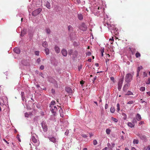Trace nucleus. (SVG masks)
Listing matches in <instances>:
<instances>
[{
  "mask_svg": "<svg viewBox=\"0 0 150 150\" xmlns=\"http://www.w3.org/2000/svg\"><path fill=\"white\" fill-rule=\"evenodd\" d=\"M110 80L113 81H114V78L113 77H111L110 78Z\"/></svg>",
  "mask_w": 150,
  "mask_h": 150,
  "instance_id": "13d9d810",
  "label": "nucleus"
},
{
  "mask_svg": "<svg viewBox=\"0 0 150 150\" xmlns=\"http://www.w3.org/2000/svg\"><path fill=\"white\" fill-rule=\"evenodd\" d=\"M52 93H55V92L54 90L53 89H52Z\"/></svg>",
  "mask_w": 150,
  "mask_h": 150,
  "instance_id": "0e129e2a",
  "label": "nucleus"
},
{
  "mask_svg": "<svg viewBox=\"0 0 150 150\" xmlns=\"http://www.w3.org/2000/svg\"><path fill=\"white\" fill-rule=\"evenodd\" d=\"M144 124V122L143 121H141V122H139L138 125L139 126H140L141 125Z\"/></svg>",
  "mask_w": 150,
  "mask_h": 150,
  "instance_id": "4c0bfd02",
  "label": "nucleus"
},
{
  "mask_svg": "<svg viewBox=\"0 0 150 150\" xmlns=\"http://www.w3.org/2000/svg\"><path fill=\"white\" fill-rule=\"evenodd\" d=\"M45 31L47 34H50L51 33V30H50L49 28H46L45 29Z\"/></svg>",
  "mask_w": 150,
  "mask_h": 150,
  "instance_id": "5701e85b",
  "label": "nucleus"
},
{
  "mask_svg": "<svg viewBox=\"0 0 150 150\" xmlns=\"http://www.w3.org/2000/svg\"><path fill=\"white\" fill-rule=\"evenodd\" d=\"M110 112L112 113H113L115 112V109L114 107H111L110 108Z\"/></svg>",
  "mask_w": 150,
  "mask_h": 150,
  "instance_id": "393cba45",
  "label": "nucleus"
},
{
  "mask_svg": "<svg viewBox=\"0 0 150 150\" xmlns=\"http://www.w3.org/2000/svg\"><path fill=\"white\" fill-rule=\"evenodd\" d=\"M131 104V101H129L126 104V106H127L128 107H130V109Z\"/></svg>",
  "mask_w": 150,
  "mask_h": 150,
  "instance_id": "a878e982",
  "label": "nucleus"
},
{
  "mask_svg": "<svg viewBox=\"0 0 150 150\" xmlns=\"http://www.w3.org/2000/svg\"><path fill=\"white\" fill-rule=\"evenodd\" d=\"M84 82L82 81H80V83L81 84L82 86H83V84Z\"/></svg>",
  "mask_w": 150,
  "mask_h": 150,
  "instance_id": "69168bd1",
  "label": "nucleus"
},
{
  "mask_svg": "<svg viewBox=\"0 0 150 150\" xmlns=\"http://www.w3.org/2000/svg\"><path fill=\"white\" fill-rule=\"evenodd\" d=\"M68 30L69 31L72 30L73 29V28L71 25H69L68 26Z\"/></svg>",
  "mask_w": 150,
  "mask_h": 150,
  "instance_id": "c756f323",
  "label": "nucleus"
},
{
  "mask_svg": "<svg viewBox=\"0 0 150 150\" xmlns=\"http://www.w3.org/2000/svg\"><path fill=\"white\" fill-rule=\"evenodd\" d=\"M42 9L41 8H39L34 11L32 13V14L33 16H36L39 14L42 11Z\"/></svg>",
  "mask_w": 150,
  "mask_h": 150,
  "instance_id": "f03ea898",
  "label": "nucleus"
},
{
  "mask_svg": "<svg viewBox=\"0 0 150 150\" xmlns=\"http://www.w3.org/2000/svg\"><path fill=\"white\" fill-rule=\"evenodd\" d=\"M135 56L137 58H139L141 56V54L137 52L136 53Z\"/></svg>",
  "mask_w": 150,
  "mask_h": 150,
  "instance_id": "cd10ccee",
  "label": "nucleus"
},
{
  "mask_svg": "<svg viewBox=\"0 0 150 150\" xmlns=\"http://www.w3.org/2000/svg\"><path fill=\"white\" fill-rule=\"evenodd\" d=\"M87 28V27L84 23H82L80 27V29L83 31H85Z\"/></svg>",
  "mask_w": 150,
  "mask_h": 150,
  "instance_id": "423d86ee",
  "label": "nucleus"
},
{
  "mask_svg": "<svg viewBox=\"0 0 150 150\" xmlns=\"http://www.w3.org/2000/svg\"><path fill=\"white\" fill-rule=\"evenodd\" d=\"M140 90L142 91H144L145 90V88L144 87H142L140 88Z\"/></svg>",
  "mask_w": 150,
  "mask_h": 150,
  "instance_id": "58836bf2",
  "label": "nucleus"
},
{
  "mask_svg": "<svg viewBox=\"0 0 150 150\" xmlns=\"http://www.w3.org/2000/svg\"><path fill=\"white\" fill-rule=\"evenodd\" d=\"M50 141L53 143H56L57 142V139L54 137H52L49 138Z\"/></svg>",
  "mask_w": 150,
  "mask_h": 150,
  "instance_id": "2eb2a0df",
  "label": "nucleus"
},
{
  "mask_svg": "<svg viewBox=\"0 0 150 150\" xmlns=\"http://www.w3.org/2000/svg\"><path fill=\"white\" fill-rule=\"evenodd\" d=\"M3 140L4 141V142H5L7 144H9V142H8L5 139H3Z\"/></svg>",
  "mask_w": 150,
  "mask_h": 150,
  "instance_id": "5fc2aeb1",
  "label": "nucleus"
},
{
  "mask_svg": "<svg viewBox=\"0 0 150 150\" xmlns=\"http://www.w3.org/2000/svg\"><path fill=\"white\" fill-rule=\"evenodd\" d=\"M147 93L149 96H150V91L147 92Z\"/></svg>",
  "mask_w": 150,
  "mask_h": 150,
  "instance_id": "774afa93",
  "label": "nucleus"
},
{
  "mask_svg": "<svg viewBox=\"0 0 150 150\" xmlns=\"http://www.w3.org/2000/svg\"><path fill=\"white\" fill-rule=\"evenodd\" d=\"M58 107H59L60 108V109L59 110V112L60 114V116L63 118L64 117V112H63V110L61 108V107H60V106H58Z\"/></svg>",
  "mask_w": 150,
  "mask_h": 150,
  "instance_id": "9d476101",
  "label": "nucleus"
},
{
  "mask_svg": "<svg viewBox=\"0 0 150 150\" xmlns=\"http://www.w3.org/2000/svg\"><path fill=\"white\" fill-rule=\"evenodd\" d=\"M127 125L129 127H131V123L128 122L127 124Z\"/></svg>",
  "mask_w": 150,
  "mask_h": 150,
  "instance_id": "4d7b16f0",
  "label": "nucleus"
},
{
  "mask_svg": "<svg viewBox=\"0 0 150 150\" xmlns=\"http://www.w3.org/2000/svg\"><path fill=\"white\" fill-rule=\"evenodd\" d=\"M131 94V92L130 91H128V92L126 94V95H129Z\"/></svg>",
  "mask_w": 150,
  "mask_h": 150,
  "instance_id": "c03bdc74",
  "label": "nucleus"
},
{
  "mask_svg": "<svg viewBox=\"0 0 150 150\" xmlns=\"http://www.w3.org/2000/svg\"><path fill=\"white\" fill-rule=\"evenodd\" d=\"M25 116L26 117H28L29 115L28 113L26 112L25 113Z\"/></svg>",
  "mask_w": 150,
  "mask_h": 150,
  "instance_id": "ea45409f",
  "label": "nucleus"
},
{
  "mask_svg": "<svg viewBox=\"0 0 150 150\" xmlns=\"http://www.w3.org/2000/svg\"><path fill=\"white\" fill-rule=\"evenodd\" d=\"M117 111L118 112L120 111V105L119 103H117Z\"/></svg>",
  "mask_w": 150,
  "mask_h": 150,
  "instance_id": "473e14b6",
  "label": "nucleus"
},
{
  "mask_svg": "<svg viewBox=\"0 0 150 150\" xmlns=\"http://www.w3.org/2000/svg\"><path fill=\"white\" fill-rule=\"evenodd\" d=\"M143 75L144 77H146L147 76V74L145 72H144Z\"/></svg>",
  "mask_w": 150,
  "mask_h": 150,
  "instance_id": "864d4df0",
  "label": "nucleus"
},
{
  "mask_svg": "<svg viewBox=\"0 0 150 150\" xmlns=\"http://www.w3.org/2000/svg\"><path fill=\"white\" fill-rule=\"evenodd\" d=\"M41 60L40 59V58H38L36 61V62L38 63H39L40 62Z\"/></svg>",
  "mask_w": 150,
  "mask_h": 150,
  "instance_id": "79ce46f5",
  "label": "nucleus"
},
{
  "mask_svg": "<svg viewBox=\"0 0 150 150\" xmlns=\"http://www.w3.org/2000/svg\"><path fill=\"white\" fill-rule=\"evenodd\" d=\"M136 117L137 120L138 121H140L142 119V117L141 115L138 113H137V114L136 116Z\"/></svg>",
  "mask_w": 150,
  "mask_h": 150,
  "instance_id": "f8f14e48",
  "label": "nucleus"
},
{
  "mask_svg": "<svg viewBox=\"0 0 150 150\" xmlns=\"http://www.w3.org/2000/svg\"><path fill=\"white\" fill-rule=\"evenodd\" d=\"M91 52H88L86 53V55L88 56H90L91 55Z\"/></svg>",
  "mask_w": 150,
  "mask_h": 150,
  "instance_id": "09e8293b",
  "label": "nucleus"
},
{
  "mask_svg": "<svg viewBox=\"0 0 150 150\" xmlns=\"http://www.w3.org/2000/svg\"><path fill=\"white\" fill-rule=\"evenodd\" d=\"M62 54L64 56L66 57L67 54V50L65 49H62L61 51Z\"/></svg>",
  "mask_w": 150,
  "mask_h": 150,
  "instance_id": "6e6552de",
  "label": "nucleus"
},
{
  "mask_svg": "<svg viewBox=\"0 0 150 150\" xmlns=\"http://www.w3.org/2000/svg\"><path fill=\"white\" fill-rule=\"evenodd\" d=\"M42 126L43 131L45 132H47V128L45 123L44 122H42Z\"/></svg>",
  "mask_w": 150,
  "mask_h": 150,
  "instance_id": "0eeeda50",
  "label": "nucleus"
},
{
  "mask_svg": "<svg viewBox=\"0 0 150 150\" xmlns=\"http://www.w3.org/2000/svg\"><path fill=\"white\" fill-rule=\"evenodd\" d=\"M133 123H132V127H134V123H137V120L135 119H133L132 122Z\"/></svg>",
  "mask_w": 150,
  "mask_h": 150,
  "instance_id": "412c9836",
  "label": "nucleus"
},
{
  "mask_svg": "<svg viewBox=\"0 0 150 150\" xmlns=\"http://www.w3.org/2000/svg\"><path fill=\"white\" fill-rule=\"evenodd\" d=\"M111 147H112V148L114 147L115 146V144L114 143H112L111 144Z\"/></svg>",
  "mask_w": 150,
  "mask_h": 150,
  "instance_id": "3c124183",
  "label": "nucleus"
},
{
  "mask_svg": "<svg viewBox=\"0 0 150 150\" xmlns=\"http://www.w3.org/2000/svg\"><path fill=\"white\" fill-rule=\"evenodd\" d=\"M131 74H127L125 76V81L127 83L131 81Z\"/></svg>",
  "mask_w": 150,
  "mask_h": 150,
  "instance_id": "20e7f679",
  "label": "nucleus"
},
{
  "mask_svg": "<svg viewBox=\"0 0 150 150\" xmlns=\"http://www.w3.org/2000/svg\"><path fill=\"white\" fill-rule=\"evenodd\" d=\"M25 34V29H23L22 31L21 32V33L20 34V35L21 36H23Z\"/></svg>",
  "mask_w": 150,
  "mask_h": 150,
  "instance_id": "b1692460",
  "label": "nucleus"
},
{
  "mask_svg": "<svg viewBox=\"0 0 150 150\" xmlns=\"http://www.w3.org/2000/svg\"><path fill=\"white\" fill-rule=\"evenodd\" d=\"M50 110L52 112L54 115H55L57 110V107L55 106H53L52 107H50Z\"/></svg>",
  "mask_w": 150,
  "mask_h": 150,
  "instance_id": "7ed1b4c3",
  "label": "nucleus"
},
{
  "mask_svg": "<svg viewBox=\"0 0 150 150\" xmlns=\"http://www.w3.org/2000/svg\"><path fill=\"white\" fill-rule=\"evenodd\" d=\"M45 51L46 55H47L49 54L50 51L49 50L48 48H45Z\"/></svg>",
  "mask_w": 150,
  "mask_h": 150,
  "instance_id": "a211bd4d",
  "label": "nucleus"
},
{
  "mask_svg": "<svg viewBox=\"0 0 150 150\" xmlns=\"http://www.w3.org/2000/svg\"><path fill=\"white\" fill-rule=\"evenodd\" d=\"M14 52L17 54H19L20 52V50L18 48H16L14 49Z\"/></svg>",
  "mask_w": 150,
  "mask_h": 150,
  "instance_id": "4468645a",
  "label": "nucleus"
},
{
  "mask_svg": "<svg viewBox=\"0 0 150 150\" xmlns=\"http://www.w3.org/2000/svg\"><path fill=\"white\" fill-rule=\"evenodd\" d=\"M31 140L34 143H36L37 142V139L35 138L34 136H33L31 138Z\"/></svg>",
  "mask_w": 150,
  "mask_h": 150,
  "instance_id": "dca6fc26",
  "label": "nucleus"
},
{
  "mask_svg": "<svg viewBox=\"0 0 150 150\" xmlns=\"http://www.w3.org/2000/svg\"><path fill=\"white\" fill-rule=\"evenodd\" d=\"M108 149V148L107 147H106L104 148L102 150H107Z\"/></svg>",
  "mask_w": 150,
  "mask_h": 150,
  "instance_id": "338daca9",
  "label": "nucleus"
},
{
  "mask_svg": "<svg viewBox=\"0 0 150 150\" xmlns=\"http://www.w3.org/2000/svg\"><path fill=\"white\" fill-rule=\"evenodd\" d=\"M65 91L69 93H72V89H71V88L69 87H67L66 88Z\"/></svg>",
  "mask_w": 150,
  "mask_h": 150,
  "instance_id": "9b49d317",
  "label": "nucleus"
},
{
  "mask_svg": "<svg viewBox=\"0 0 150 150\" xmlns=\"http://www.w3.org/2000/svg\"><path fill=\"white\" fill-rule=\"evenodd\" d=\"M35 55L38 56L39 54V52L38 51H36L35 52Z\"/></svg>",
  "mask_w": 150,
  "mask_h": 150,
  "instance_id": "c9c22d12",
  "label": "nucleus"
},
{
  "mask_svg": "<svg viewBox=\"0 0 150 150\" xmlns=\"http://www.w3.org/2000/svg\"><path fill=\"white\" fill-rule=\"evenodd\" d=\"M69 133V131L66 130V132L65 133V135H67Z\"/></svg>",
  "mask_w": 150,
  "mask_h": 150,
  "instance_id": "6e6d98bb",
  "label": "nucleus"
},
{
  "mask_svg": "<svg viewBox=\"0 0 150 150\" xmlns=\"http://www.w3.org/2000/svg\"><path fill=\"white\" fill-rule=\"evenodd\" d=\"M106 132L107 134H109L110 133V130L109 129H106Z\"/></svg>",
  "mask_w": 150,
  "mask_h": 150,
  "instance_id": "2f4dec72",
  "label": "nucleus"
},
{
  "mask_svg": "<svg viewBox=\"0 0 150 150\" xmlns=\"http://www.w3.org/2000/svg\"><path fill=\"white\" fill-rule=\"evenodd\" d=\"M54 50L55 52L57 53H58L60 52V49L59 47L57 45H55L54 47Z\"/></svg>",
  "mask_w": 150,
  "mask_h": 150,
  "instance_id": "ddd939ff",
  "label": "nucleus"
},
{
  "mask_svg": "<svg viewBox=\"0 0 150 150\" xmlns=\"http://www.w3.org/2000/svg\"><path fill=\"white\" fill-rule=\"evenodd\" d=\"M97 142L96 140L94 139L93 141V144L94 145H96L97 144Z\"/></svg>",
  "mask_w": 150,
  "mask_h": 150,
  "instance_id": "f704fd0d",
  "label": "nucleus"
},
{
  "mask_svg": "<svg viewBox=\"0 0 150 150\" xmlns=\"http://www.w3.org/2000/svg\"><path fill=\"white\" fill-rule=\"evenodd\" d=\"M123 80L122 79H120L119 81L118 84V89L119 90H120L122 86Z\"/></svg>",
  "mask_w": 150,
  "mask_h": 150,
  "instance_id": "39448f33",
  "label": "nucleus"
},
{
  "mask_svg": "<svg viewBox=\"0 0 150 150\" xmlns=\"http://www.w3.org/2000/svg\"><path fill=\"white\" fill-rule=\"evenodd\" d=\"M45 6L47 8L50 9V4L48 2H47L45 3Z\"/></svg>",
  "mask_w": 150,
  "mask_h": 150,
  "instance_id": "6ab92c4d",
  "label": "nucleus"
},
{
  "mask_svg": "<svg viewBox=\"0 0 150 150\" xmlns=\"http://www.w3.org/2000/svg\"><path fill=\"white\" fill-rule=\"evenodd\" d=\"M111 119L113 121H114L115 122H117L118 121L117 120V119L114 118L113 117H111Z\"/></svg>",
  "mask_w": 150,
  "mask_h": 150,
  "instance_id": "72a5a7b5",
  "label": "nucleus"
},
{
  "mask_svg": "<svg viewBox=\"0 0 150 150\" xmlns=\"http://www.w3.org/2000/svg\"><path fill=\"white\" fill-rule=\"evenodd\" d=\"M39 75L42 77L43 78H44L43 76V74L42 72H40L39 74Z\"/></svg>",
  "mask_w": 150,
  "mask_h": 150,
  "instance_id": "49530a36",
  "label": "nucleus"
},
{
  "mask_svg": "<svg viewBox=\"0 0 150 150\" xmlns=\"http://www.w3.org/2000/svg\"><path fill=\"white\" fill-rule=\"evenodd\" d=\"M139 140L137 139H134L133 141V143L134 144H137L138 143Z\"/></svg>",
  "mask_w": 150,
  "mask_h": 150,
  "instance_id": "7c9ffc66",
  "label": "nucleus"
},
{
  "mask_svg": "<svg viewBox=\"0 0 150 150\" xmlns=\"http://www.w3.org/2000/svg\"><path fill=\"white\" fill-rule=\"evenodd\" d=\"M17 139H18V141L20 142H21V139L20 138V137H19V135H17Z\"/></svg>",
  "mask_w": 150,
  "mask_h": 150,
  "instance_id": "a18cd8bd",
  "label": "nucleus"
},
{
  "mask_svg": "<svg viewBox=\"0 0 150 150\" xmlns=\"http://www.w3.org/2000/svg\"><path fill=\"white\" fill-rule=\"evenodd\" d=\"M81 136L84 138H86L88 137V136L87 135L84 134H82L81 135Z\"/></svg>",
  "mask_w": 150,
  "mask_h": 150,
  "instance_id": "a19ab883",
  "label": "nucleus"
},
{
  "mask_svg": "<svg viewBox=\"0 0 150 150\" xmlns=\"http://www.w3.org/2000/svg\"><path fill=\"white\" fill-rule=\"evenodd\" d=\"M137 76H139V70H137Z\"/></svg>",
  "mask_w": 150,
  "mask_h": 150,
  "instance_id": "052dcab7",
  "label": "nucleus"
},
{
  "mask_svg": "<svg viewBox=\"0 0 150 150\" xmlns=\"http://www.w3.org/2000/svg\"><path fill=\"white\" fill-rule=\"evenodd\" d=\"M104 52V51L103 50L102 51H101V55L102 56H103V53Z\"/></svg>",
  "mask_w": 150,
  "mask_h": 150,
  "instance_id": "680f3d73",
  "label": "nucleus"
},
{
  "mask_svg": "<svg viewBox=\"0 0 150 150\" xmlns=\"http://www.w3.org/2000/svg\"><path fill=\"white\" fill-rule=\"evenodd\" d=\"M142 67L141 66H140L138 67L137 70H139V71L141 69H142Z\"/></svg>",
  "mask_w": 150,
  "mask_h": 150,
  "instance_id": "37998d69",
  "label": "nucleus"
},
{
  "mask_svg": "<svg viewBox=\"0 0 150 150\" xmlns=\"http://www.w3.org/2000/svg\"><path fill=\"white\" fill-rule=\"evenodd\" d=\"M146 150H150V145H148L146 147Z\"/></svg>",
  "mask_w": 150,
  "mask_h": 150,
  "instance_id": "de8ad7c7",
  "label": "nucleus"
},
{
  "mask_svg": "<svg viewBox=\"0 0 150 150\" xmlns=\"http://www.w3.org/2000/svg\"><path fill=\"white\" fill-rule=\"evenodd\" d=\"M21 95L22 96V98L23 100L25 98L24 93L23 92H21Z\"/></svg>",
  "mask_w": 150,
  "mask_h": 150,
  "instance_id": "c85d7f7f",
  "label": "nucleus"
},
{
  "mask_svg": "<svg viewBox=\"0 0 150 150\" xmlns=\"http://www.w3.org/2000/svg\"><path fill=\"white\" fill-rule=\"evenodd\" d=\"M108 104L107 103H106L105 105V109H107L108 107Z\"/></svg>",
  "mask_w": 150,
  "mask_h": 150,
  "instance_id": "bf43d9fd",
  "label": "nucleus"
},
{
  "mask_svg": "<svg viewBox=\"0 0 150 150\" xmlns=\"http://www.w3.org/2000/svg\"><path fill=\"white\" fill-rule=\"evenodd\" d=\"M28 113L29 116L32 115V113L31 112H29Z\"/></svg>",
  "mask_w": 150,
  "mask_h": 150,
  "instance_id": "e2e57ef3",
  "label": "nucleus"
},
{
  "mask_svg": "<svg viewBox=\"0 0 150 150\" xmlns=\"http://www.w3.org/2000/svg\"><path fill=\"white\" fill-rule=\"evenodd\" d=\"M78 17L79 20H82L83 18V15L81 14H78Z\"/></svg>",
  "mask_w": 150,
  "mask_h": 150,
  "instance_id": "f3484780",
  "label": "nucleus"
},
{
  "mask_svg": "<svg viewBox=\"0 0 150 150\" xmlns=\"http://www.w3.org/2000/svg\"><path fill=\"white\" fill-rule=\"evenodd\" d=\"M146 83L147 84H150V78H149L148 79V81L146 82Z\"/></svg>",
  "mask_w": 150,
  "mask_h": 150,
  "instance_id": "e433bc0d",
  "label": "nucleus"
},
{
  "mask_svg": "<svg viewBox=\"0 0 150 150\" xmlns=\"http://www.w3.org/2000/svg\"><path fill=\"white\" fill-rule=\"evenodd\" d=\"M42 45L43 47L46 48L48 46V45L47 42L45 41L43 42L42 44Z\"/></svg>",
  "mask_w": 150,
  "mask_h": 150,
  "instance_id": "aec40b11",
  "label": "nucleus"
},
{
  "mask_svg": "<svg viewBox=\"0 0 150 150\" xmlns=\"http://www.w3.org/2000/svg\"><path fill=\"white\" fill-rule=\"evenodd\" d=\"M110 41H111L112 42H111V43H112L113 42V41H114V39H113V38L112 37L111 38L109 39Z\"/></svg>",
  "mask_w": 150,
  "mask_h": 150,
  "instance_id": "603ef678",
  "label": "nucleus"
},
{
  "mask_svg": "<svg viewBox=\"0 0 150 150\" xmlns=\"http://www.w3.org/2000/svg\"><path fill=\"white\" fill-rule=\"evenodd\" d=\"M55 104V102L54 101L52 100L50 103V107L54 106V105Z\"/></svg>",
  "mask_w": 150,
  "mask_h": 150,
  "instance_id": "4be33fe9",
  "label": "nucleus"
},
{
  "mask_svg": "<svg viewBox=\"0 0 150 150\" xmlns=\"http://www.w3.org/2000/svg\"><path fill=\"white\" fill-rule=\"evenodd\" d=\"M107 146L108 147L109 150H112V147H111V145L110 143H108L107 144Z\"/></svg>",
  "mask_w": 150,
  "mask_h": 150,
  "instance_id": "bb28decb",
  "label": "nucleus"
},
{
  "mask_svg": "<svg viewBox=\"0 0 150 150\" xmlns=\"http://www.w3.org/2000/svg\"><path fill=\"white\" fill-rule=\"evenodd\" d=\"M0 104L1 107L5 108L6 107V105L5 104L4 102L3 101V100L1 99L0 101Z\"/></svg>",
  "mask_w": 150,
  "mask_h": 150,
  "instance_id": "1a4fd4ad",
  "label": "nucleus"
},
{
  "mask_svg": "<svg viewBox=\"0 0 150 150\" xmlns=\"http://www.w3.org/2000/svg\"><path fill=\"white\" fill-rule=\"evenodd\" d=\"M44 69V66L42 65L40 67V69L41 70H43Z\"/></svg>",
  "mask_w": 150,
  "mask_h": 150,
  "instance_id": "8fccbe9b",
  "label": "nucleus"
},
{
  "mask_svg": "<svg viewBox=\"0 0 150 150\" xmlns=\"http://www.w3.org/2000/svg\"><path fill=\"white\" fill-rule=\"evenodd\" d=\"M68 54L69 55H72V57L73 59H75L76 58L77 54L78 52L76 50L73 51L72 50H70L68 51Z\"/></svg>",
  "mask_w": 150,
  "mask_h": 150,
  "instance_id": "f257e3e1",
  "label": "nucleus"
}]
</instances>
